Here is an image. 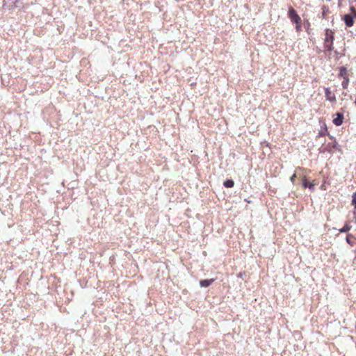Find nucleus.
<instances>
[{
  "instance_id": "15",
  "label": "nucleus",
  "mask_w": 356,
  "mask_h": 356,
  "mask_svg": "<svg viewBox=\"0 0 356 356\" xmlns=\"http://www.w3.org/2000/svg\"><path fill=\"white\" fill-rule=\"evenodd\" d=\"M296 24V29L297 31H300V29H301L300 23V24Z\"/></svg>"
},
{
  "instance_id": "3",
  "label": "nucleus",
  "mask_w": 356,
  "mask_h": 356,
  "mask_svg": "<svg viewBox=\"0 0 356 356\" xmlns=\"http://www.w3.org/2000/svg\"><path fill=\"white\" fill-rule=\"evenodd\" d=\"M343 115L341 113H337V117L333 120V123L336 126H340L343 123Z\"/></svg>"
},
{
  "instance_id": "7",
  "label": "nucleus",
  "mask_w": 356,
  "mask_h": 356,
  "mask_svg": "<svg viewBox=\"0 0 356 356\" xmlns=\"http://www.w3.org/2000/svg\"><path fill=\"white\" fill-rule=\"evenodd\" d=\"M214 282L213 279L202 280L200 281V285L202 287H208Z\"/></svg>"
},
{
  "instance_id": "9",
  "label": "nucleus",
  "mask_w": 356,
  "mask_h": 356,
  "mask_svg": "<svg viewBox=\"0 0 356 356\" xmlns=\"http://www.w3.org/2000/svg\"><path fill=\"white\" fill-rule=\"evenodd\" d=\"M223 185L226 188H232L234 186V182L232 179H227L226 181H224Z\"/></svg>"
},
{
  "instance_id": "2",
  "label": "nucleus",
  "mask_w": 356,
  "mask_h": 356,
  "mask_svg": "<svg viewBox=\"0 0 356 356\" xmlns=\"http://www.w3.org/2000/svg\"><path fill=\"white\" fill-rule=\"evenodd\" d=\"M334 39V32L332 30L327 29L325 30V44L329 42L333 43Z\"/></svg>"
},
{
  "instance_id": "12",
  "label": "nucleus",
  "mask_w": 356,
  "mask_h": 356,
  "mask_svg": "<svg viewBox=\"0 0 356 356\" xmlns=\"http://www.w3.org/2000/svg\"><path fill=\"white\" fill-rule=\"evenodd\" d=\"M352 204L354 206L355 209H356V191L353 193L352 196Z\"/></svg>"
},
{
  "instance_id": "13",
  "label": "nucleus",
  "mask_w": 356,
  "mask_h": 356,
  "mask_svg": "<svg viewBox=\"0 0 356 356\" xmlns=\"http://www.w3.org/2000/svg\"><path fill=\"white\" fill-rule=\"evenodd\" d=\"M349 80L348 78H344V80L343 81L341 85L343 88H347L348 85Z\"/></svg>"
},
{
  "instance_id": "11",
  "label": "nucleus",
  "mask_w": 356,
  "mask_h": 356,
  "mask_svg": "<svg viewBox=\"0 0 356 356\" xmlns=\"http://www.w3.org/2000/svg\"><path fill=\"white\" fill-rule=\"evenodd\" d=\"M325 47L327 51H332L334 49V47H333V43H326L325 44Z\"/></svg>"
},
{
  "instance_id": "5",
  "label": "nucleus",
  "mask_w": 356,
  "mask_h": 356,
  "mask_svg": "<svg viewBox=\"0 0 356 356\" xmlns=\"http://www.w3.org/2000/svg\"><path fill=\"white\" fill-rule=\"evenodd\" d=\"M302 186L305 188H308L311 191H314L315 189L314 184L308 181L307 179H306V177H304V179L302 180Z\"/></svg>"
},
{
  "instance_id": "16",
  "label": "nucleus",
  "mask_w": 356,
  "mask_h": 356,
  "mask_svg": "<svg viewBox=\"0 0 356 356\" xmlns=\"http://www.w3.org/2000/svg\"><path fill=\"white\" fill-rule=\"evenodd\" d=\"M346 68L343 67L342 69H341L340 74L341 76H343V72H346Z\"/></svg>"
},
{
  "instance_id": "6",
  "label": "nucleus",
  "mask_w": 356,
  "mask_h": 356,
  "mask_svg": "<svg viewBox=\"0 0 356 356\" xmlns=\"http://www.w3.org/2000/svg\"><path fill=\"white\" fill-rule=\"evenodd\" d=\"M325 93L327 99H328L330 102L336 101V97L332 93L329 88H325Z\"/></svg>"
},
{
  "instance_id": "1",
  "label": "nucleus",
  "mask_w": 356,
  "mask_h": 356,
  "mask_svg": "<svg viewBox=\"0 0 356 356\" xmlns=\"http://www.w3.org/2000/svg\"><path fill=\"white\" fill-rule=\"evenodd\" d=\"M288 16L290 18L291 21L296 24H300L301 22V19L300 16L297 14L296 11L291 7L288 12Z\"/></svg>"
},
{
  "instance_id": "10",
  "label": "nucleus",
  "mask_w": 356,
  "mask_h": 356,
  "mask_svg": "<svg viewBox=\"0 0 356 356\" xmlns=\"http://www.w3.org/2000/svg\"><path fill=\"white\" fill-rule=\"evenodd\" d=\"M354 238V236H353L352 234H348L346 236V242H347L348 244H350V245H352V246H353V245H354V243H354V241L351 240V239H352V238Z\"/></svg>"
},
{
  "instance_id": "8",
  "label": "nucleus",
  "mask_w": 356,
  "mask_h": 356,
  "mask_svg": "<svg viewBox=\"0 0 356 356\" xmlns=\"http://www.w3.org/2000/svg\"><path fill=\"white\" fill-rule=\"evenodd\" d=\"M350 229H351V226H350L348 222H346V223L345 224V225H344L342 228H341V229H339V232H340L341 233H346V232H348V231H350Z\"/></svg>"
},
{
  "instance_id": "14",
  "label": "nucleus",
  "mask_w": 356,
  "mask_h": 356,
  "mask_svg": "<svg viewBox=\"0 0 356 356\" xmlns=\"http://www.w3.org/2000/svg\"><path fill=\"white\" fill-rule=\"evenodd\" d=\"M296 174H293V175L291 177V178H290V180H291V181L293 184V183H294V181H295V179H296Z\"/></svg>"
},
{
  "instance_id": "4",
  "label": "nucleus",
  "mask_w": 356,
  "mask_h": 356,
  "mask_svg": "<svg viewBox=\"0 0 356 356\" xmlns=\"http://www.w3.org/2000/svg\"><path fill=\"white\" fill-rule=\"evenodd\" d=\"M343 20L345 22V24L347 26L350 27L353 25L354 20L353 17L350 15H345L343 17Z\"/></svg>"
}]
</instances>
